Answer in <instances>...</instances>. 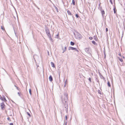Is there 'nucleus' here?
I'll use <instances>...</instances> for the list:
<instances>
[{"label":"nucleus","mask_w":125,"mask_h":125,"mask_svg":"<svg viewBox=\"0 0 125 125\" xmlns=\"http://www.w3.org/2000/svg\"><path fill=\"white\" fill-rule=\"evenodd\" d=\"M62 102L63 103H66L68 99V94L65 93L64 95V98H62Z\"/></svg>","instance_id":"f257e3e1"},{"label":"nucleus","mask_w":125,"mask_h":125,"mask_svg":"<svg viewBox=\"0 0 125 125\" xmlns=\"http://www.w3.org/2000/svg\"><path fill=\"white\" fill-rule=\"evenodd\" d=\"M74 35L75 37L77 39H81L82 38V35L78 32H76L75 33H74Z\"/></svg>","instance_id":"f03ea898"},{"label":"nucleus","mask_w":125,"mask_h":125,"mask_svg":"<svg viewBox=\"0 0 125 125\" xmlns=\"http://www.w3.org/2000/svg\"><path fill=\"white\" fill-rule=\"evenodd\" d=\"M45 30L48 36L51 35L49 30L47 27H46Z\"/></svg>","instance_id":"7ed1b4c3"},{"label":"nucleus","mask_w":125,"mask_h":125,"mask_svg":"<svg viewBox=\"0 0 125 125\" xmlns=\"http://www.w3.org/2000/svg\"><path fill=\"white\" fill-rule=\"evenodd\" d=\"M85 52L87 53L91 54V50L89 48H86L85 49Z\"/></svg>","instance_id":"20e7f679"},{"label":"nucleus","mask_w":125,"mask_h":125,"mask_svg":"<svg viewBox=\"0 0 125 125\" xmlns=\"http://www.w3.org/2000/svg\"><path fill=\"white\" fill-rule=\"evenodd\" d=\"M64 104V107L65 108H66V112L67 113L68 112V104L67 103H66Z\"/></svg>","instance_id":"39448f33"},{"label":"nucleus","mask_w":125,"mask_h":125,"mask_svg":"<svg viewBox=\"0 0 125 125\" xmlns=\"http://www.w3.org/2000/svg\"><path fill=\"white\" fill-rule=\"evenodd\" d=\"M1 109L2 110H4V108L5 105L3 103L0 104Z\"/></svg>","instance_id":"423d86ee"},{"label":"nucleus","mask_w":125,"mask_h":125,"mask_svg":"<svg viewBox=\"0 0 125 125\" xmlns=\"http://www.w3.org/2000/svg\"><path fill=\"white\" fill-rule=\"evenodd\" d=\"M75 50L76 51L77 50H76V48H73V47H69V48H68V50Z\"/></svg>","instance_id":"0eeeda50"},{"label":"nucleus","mask_w":125,"mask_h":125,"mask_svg":"<svg viewBox=\"0 0 125 125\" xmlns=\"http://www.w3.org/2000/svg\"><path fill=\"white\" fill-rule=\"evenodd\" d=\"M0 98L2 101H6V99L5 97L4 96L3 97V98L1 96H0Z\"/></svg>","instance_id":"6e6552de"},{"label":"nucleus","mask_w":125,"mask_h":125,"mask_svg":"<svg viewBox=\"0 0 125 125\" xmlns=\"http://www.w3.org/2000/svg\"><path fill=\"white\" fill-rule=\"evenodd\" d=\"M48 36L49 37L50 40L52 42H53L52 39L51 37V35H49V36Z\"/></svg>","instance_id":"1a4fd4ad"},{"label":"nucleus","mask_w":125,"mask_h":125,"mask_svg":"<svg viewBox=\"0 0 125 125\" xmlns=\"http://www.w3.org/2000/svg\"><path fill=\"white\" fill-rule=\"evenodd\" d=\"M49 79L50 81H52V78L51 75H50L49 77Z\"/></svg>","instance_id":"9d476101"},{"label":"nucleus","mask_w":125,"mask_h":125,"mask_svg":"<svg viewBox=\"0 0 125 125\" xmlns=\"http://www.w3.org/2000/svg\"><path fill=\"white\" fill-rule=\"evenodd\" d=\"M51 66L52 67H54V68L55 67V66L54 65V63L53 62H51Z\"/></svg>","instance_id":"9b49d317"},{"label":"nucleus","mask_w":125,"mask_h":125,"mask_svg":"<svg viewBox=\"0 0 125 125\" xmlns=\"http://www.w3.org/2000/svg\"><path fill=\"white\" fill-rule=\"evenodd\" d=\"M67 12L68 14L69 15H72V14H71V13L70 12V11H69V10H67Z\"/></svg>","instance_id":"f8f14e48"},{"label":"nucleus","mask_w":125,"mask_h":125,"mask_svg":"<svg viewBox=\"0 0 125 125\" xmlns=\"http://www.w3.org/2000/svg\"><path fill=\"white\" fill-rule=\"evenodd\" d=\"M118 59L121 62H123V61L122 59L120 58L119 57H118Z\"/></svg>","instance_id":"ddd939ff"},{"label":"nucleus","mask_w":125,"mask_h":125,"mask_svg":"<svg viewBox=\"0 0 125 125\" xmlns=\"http://www.w3.org/2000/svg\"><path fill=\"white\" fill-rule=\"evenodd\" d=\"M66 47H64V49H63V48H62V50H63V51L62 52V53H63L64 52H65L66 51Z\"/></svg>","instance_id":"4468645a"},{"label":"nucleus","mask_w":125,"mask_h":125,"mask_svg":"<svg viewBox=\"0 0 125 125\" xmlns=\"http://www.w3.org/2000/svg\"><path fill=\"white\" fill-rule=\"evenodd\" d=\"M93 38L94 39V40H95L96 41H97V37L96 36H94L93 37Z\"/></svg>","instance_id":"2eb2a0df"},{"label":"nucleus","mask_w":125,"mask_h":125,"mask_svg":"<svg viewBox=\"0 0 125 125\" xmlns=\"http://www.w3.org/2000/svg\"><path fill=\"white\" fill-rule=\"evenodd\" d=\"M114 12L115 13H116V10L115 9V7L114 9Z\"/></svg>","instance_id":"dca6fc26"},{"label":"nucleus","mask_w":125,"mask_h":125,"mask_svg":"<svg viewBox=\"0 0 125 125\" xmlns=\"http://www.w3.org/2000/svg\"><path fill=\"white\" fill-rule=\"evenodd\" d=\"M107 84H108V86L109 87H110L111 86L110 84L109 81H108V82Z\"/></svg>","instance_id":"f3484780"},{"label":"nucleus","mask_w":125,"mask_h":125,"mask_svg":"<svg viewBox=\"0 0 125 125\" xmlns=\"http://www.w3.org/2000/svg\"><path fill=\"white\" fill-rule=\"evenodd\" d=\"M70 43L71 45H73L74 44V43L73 42H71Z\"/></svg>","instance_id":"a211bd4d"},{"label":"nucleus","mask_w":125,"mask_h":125,"mask_svg":"<svg viewBox=\"0 0 125 125\" xmlns=\"http://www.w3.org/2000/svg\"><path fill=\"white\" fill-rule=\"evenodd\" d=\"M101 13L102 15L104 14V10H102L101 11Z\"/></svg>","instance_id":"6ab92c4d"},{"label":"nucleus","mask_w":125,"mask_h":125,"mask_svg":"<svg viewBox=\"0 0 125 125\" xmlns=\"http://www.w3.org/2000/svg\"><path fill=\"white\" fill-rule=\"evenodd\" d=\"M72 3L73 5H74L75 4L74 0H72Z\"/></svg>","instance_id":"aec40b11"},{"label":"nucleus","mask_w":125,"mask_h":125,"mask_svg":"<svg viewBox=\"0 0 125 125\" xmlns=\"http://www.w3.org/2000/svg\"><path fill=\"white\" fill-rule=\"evenodd\" d=\"M1 29L3 30H5L3 26H1Z\"/></svg>","instance_id":"412c9836"},{"label":"nucleus","mask_w":125,"mask_h":125,"mask_svg":"<svg viewBox=\"0 0 125 125\" xmlns=\"http://www.w3.org/2000/svg\"><path fill=\"white\" fill-rule=\"evenodd\" d=\"M29 93H30V95H31L32 94H31V89H29Z\"/></svg>","instance_id":"4be33fe9"},{"label":"nucleus","mask_w":125,"mask_h":125,"mask_svg":"<svg viewBox=\"0 0 125 125\" xmlns=\"http://www.w3.org/2000/svg\"><path fill=\"white\" fill-rule=\"evenodd\" d=\"M92 43L94 45L95 44V42L94 41H93L92 42Z\"/></svg>","instance_id":"5701e85b"},{"label":"nucleus","mask_w":125,"mask_h":125,"mask_svg":"<svg viewBox=\"0 0 125 125\" xmlns=\"http://www.w3.org/2000/svg\"><path fill=\"white\" fill-rule=\"evenodd\" d=\"M75 16L77 18H78L79 17V16L78 14H76Z\"/></svg>","instance_id":"b1692460"},{"label":"nucleus","mask_w":125,"mask_h":125,"mask_svg":"<svg viewBox=\"0 0 125 125\" xmlns=\"http://www.w3.org/2000/svg\"><path fill=\"white\" fill-rule=\"evenodd\" d=\"M89 80L90 81V83H91V78H89Z\"/></svg>","instance_id":"393cba45"},{"label":"nucleus","mask_w":125,"mask_h":125,"mask_svg":"<svg viewBox=\"0 0 125 125\" xmlns=\"http://www.w3.org/2000/svg\"><path fill=\"white\" fill-rule=\"evenodd\" d=\"M110 1L111 2V4H113V2H112V0H110Z\"/></svg>","instance_id":"a878e982"},{"label":"nucleus","mask_w":125,"mask_h":125,"mask_svg":"<svg viewBox=\"0 0 125 125\" xmlns=\"http://www.w3.org/2000/svg\"><path fill=\"white\" fill-rule=\"evenodd\" d=\"M98 93L100 94H101V92H100V91L99 90H98Z\"/></svg>","instance_id":"bb28decb"},{"label":"nucleus","mask_w":125,"mask_h":125,"mask_svg":"<svg viewBox=\"0 0 125 125\" xmlns=\"http://www.w3.org/2000/svg\"><path fill=\"white\" fill-rule=\"evenodd\" d=\"M93 37H90L89 38V39L90 40H92L93 39Z\"/></svg>","instance_id":"cd10ccee"},{"label":"nucleus","mask_w":125,"mask_h":125,"mask_svg":"<svg viewBox=\"0 0 125 125\" xmlns=\"http://www.w3.org/2000/svg\"><path fill=\"white\" fill-rule=\"evenodd\" d=\"M18 94L19 95V96H21V95H20V92H18Z\"/></svg>","instance_id":"c85d7f7f"},{"label":"nucleus","mask_w":125,"mask_h":125,"mask_svg":"<svg viewBox=\"0 0 125 125\" xmlns=\"http://www.w3.org/2000/svg\"><path fill=\"white\" fill-rule=\"evenodd\" d=\"M27 113L28 115L30 117L31 116L30 114L28 112H27Z\"/></svg>","instance_id":"c756f323"},{"label":"nucleus","mask_w":125,"mask_h":125,"mask_svg":"<svg viewBox=\"0 0 125 125\" xmlns=\"http://www.w3.org/2000/svg\"><path fill=\"white\" fill-rule=\"evenodd\" d=\"M67 122H65V123L64 122V125H67Z\"/></svg>","instance_id":"7c9ffc66"},{"label":"nucleus","mask_w":125,"mask_h":125,"mask_svg":"<svg viewBox=\"0 0 125 125\" xmlns=\"http://www.w3.org/2000/svg\"><path fill=\"white\" fill-rule=\"evenodd\" d=\"M108 31V29L107 28H106V32H107Z\"/></svg>","instance_id":"2f4dec72"},{"label":"nucleus","mask_w":125,"mask_h":125,"mask_svg":"<svg viewBox=\"0 0 125 125\" xmlns=\"http://www.w3.org/2000/svg\"><path fill=\"white\" fill-rule=\"evenodd\" d=\"M118 55L120 56H121L122 57V56H121V53H119V54H118Z\"/></svg>","instance_id":"473e14b6"},{"label":"nucleus","mask_w":125,"mask_h":125,"mask_svg":"<svg viewBox=\"0 0 125 125\" xmlns=\"http://www.w3.org/2000/svg\"><path fill=\"white\" fill-rule=\"evenodd\" d=\"M16 88H17V90H19V89H19V88H18V87H16Z\"/></svg>","instance_id":"72a5a7b5"},{"label":"nucleus","mask_w":125,"mask_h":125,"mask_svg":"<svg viewBox=\"0 0 125 125\" xmlns=\"http://www.w3.org/2000/svg\"><path fill=\"white\" fill-rule=\"evenodd\" d=\"M10 125H13V124L12 123H10Z\"/></svg>","instance_id":"f704fd0d"},{"label":"nucleus","mask_w":125,"mask_h":125,"mask_svg":"<svg viewBox=\"0 0 125 125\" xmlns=\"http://www.w3.org/2000/svg\"><path fill=\"white\" fill-rule=\"evenodd\" d=\"M65 118L66 120H67V116H66L65 117Z\"/></svg>","instance_id":"c9c22d12"},{"label":"nucleus","mask_w":125,"mask_h":125,"mask_svg":"<svg viewBox=\"0 0 125 125\" xmlns=\"http://www.w3.org/2000/svg\"><path fill=\"white\" fill-rule=\"evenodd\" d=\"M101 78L103 79L104 78V77L103 76H102V77H101Z\"/></svg>","instance_id":"e433bc0d"},{"label":"nucleus","mask_w":125,"mask_h":125,"mask_svg":"<svg viewBox=\"0 0 125 125\" xmlns=\"http://www.w3.org/2000/svg\"><path fill=\"white\" fill-rule=\"evenodd\" d=\"M7 119L8 120H10V118L9 117L8 118H7Z\"/></svg>","instance_id":"4c0bfd02"},{"label":"nucleus","mask_w":125,"mask_h":125,"mask_svg":"<svg viewBox=\"0 0 125 125\" xmlns=\"http://www.w3.org/2000/svg\"><path fill=\"white\" fill-rule=\"evenodd\" d=\"M122 57L123 59H125V57L124 56H122Z\"/></svg>","instance_id":"58836bf2"},{"label":"nucleus","mask_w":125,"mask_h":125,"mask_svg":"<svg viewBox=\"0 0 125 125\" xmlns=\"http://www.w3.org/2000/svg\"><path fill=\"white\" fill-rule=\"evenodd\" d=\"M58 36V34L57 35H56V36Z\"/></svg>","instance_id":"ea45409f"},{"label":"nucleus","mask_w":125,"mask_h":125,"mask_svg":"<svg viewBox=\"0 0 125 125\" xmlns=\"http://www.w3.org/2000/svg\"><path fill=\"white\" fill-rule=\"evenodd\" d=\"M15 86V87H17L15 85H14Z\"/></svg>","instance_id":"a19ab883"},{"label":"nucleus","mask_w":125,"mask_h":125,"mask_svg":"<svg viewBox=\"0 0 125 125\" xmlns=\"http://www.w3.org/2000/svg\"><path fill=\"white\" fill-rule=\"evenodd\" d=\"M124 5L125 6V3H124Z\"/></svg>","instance_id":"79ce46f5"},{"label":"nucleus","mask_w":125,"mask_h":125,"mask_svg":"<svg viewBox=\"0 0 125 125\" xmlns=\"http://www.w3.org/2000/svg\"><path fill=\"white\" fill-rule=\"evenodd\" d=\"M56 9H57V7H56Z\"/></svg>","instance_id":"37998d69"},{"label":"nucleus","mask_w":125,"mask_h":125,"mask_svg":"<svg viewBox=\"0 0 125 125\" xmlns=\"http://www.w3.org/2000/svg\"><path fill=\"white\" fill-rule=\"evenodd\" d=\"M65 85H64L65 87Z\"/></svg>","instance_id":"c03bdc74"},{"label":"nucleus","mask_w":125,"mask_h":125,"mask_svg":"<svg viewBox=\"0 0 125 125\" xmlns=\"http://www.w3.org/2000/svg\"><path fill=\"white\" fill-rule=\"evenodd\" d=\"M48 53H49V51H48Z\"/></svg>","instance_id":"a18cd8bd"},{"label":"nucleus","mask_w":125,"mask_h":125,"mask_svg":"<svg viewBox=\"0 0 125 125\" xmlns=\"http://www.w3.org/2000/svg\"><path fill=\"white\" fill-rule=\"evenodd\" d=\"M66 82L65 83H66Z\"/></svg>","instance_id":"49530a36"}]
</instances>
